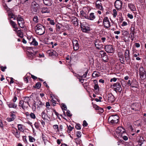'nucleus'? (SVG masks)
Returning a JSON list of instances; mask_svg holds the SVG:
<instances>
[{"instance_id": "obj_1", "label": "nucleus", "mask_w": 146, "mask_h": 146, "mask_svg": "<svg viewBox=\"0 0 146 146\" xmlns=\"http://www.w3.org/2000/svg\"><path fill=\"white\" fill-rule=\"evenodd\" d=\"M36 33L39 35H43L45 32V28L40 24H37L35 27Z\"/></svg>"}, {"instance_id": "obj_2", "label": "nucleus", "mask_w": 146, "mask_h": 146, "mask_svg": "<svg viewBox=\"0 0 146 146\" xmlns=\"http://www.w3.org/2000/svg\"><path fill=\"white\" fill-rule=\"evenodd\" d=\"M119 117L117 115H112L110 116L108 119V121L111 123L115 124L119 121Z\"/></svg>"}, {"instance_id": "obj_3", "label": "nucleus", "mask_w": 146, "mask_h": 146, "mask_svg": "<svg viewBox=\"0 0 146 146\" xmlns=\"http://www.w3.org/2000/svg\"><path fill=\"white\" fill-rule=\"evenodd\" d=\"M139 75L141 79L143 80L146 78V71L145 69L141 66L139 69Z\"/></svg>"}, {"instance_id": "obj_4", "label": "nucleus", "mask_w": 146, "mask_h": 146, "mask_svg": "<svg viewBox=\"0 0 146 146\" xmlns=\"http://www.w3.org/2000/svg\"><path fill=\"white\" fill-rule=\"evenodd\" d=\"M116 132L118 136L120 137L126 133L125 129L121 127H118L117 129Z\"/></svg>"}, {"instance_id": "obj_5", "label": "nucleus", "mask_w": 146, "mask_h": 146, "mask_svg": "<svg viewBox=\"0 0 146 146\" xmlns=\"http://www.w3.org/2000/svg\"><path fill=\"white\" fill-rule=\"evenodd\" d=\"M141 107V104L139 103H135L131 105V109L134 111H139L140 110Z\"/></svg>"}, {"instance_id": "obj_6", "label": "nucleus", "mask_w": 146, "mask_h": 146, "mask_svg": "<svg viewBox=\"0 0 146 146\" xmlns=\"http://www.w3.org/2000/svg\"><path fill=\"white\" fill-rule=\"evenodd\" d=\"M114 87V90L116 91V92H121L122 90V88L121 87L120 84L119 82H116L113 85Z\"/></svg>"}, {"instance_id": "obj_7", "label": "nucleus", "mask_w": 146, "mask_h": 146, "mask_svg": "<svg viewBox=\"0 0 146 146\" xmlns=\"http://www.w3.org/2000/svg\"><path fill=\"white\" fill-rule=\"evenodd\" d=\"M32 47H29L27 49L28 51L27 52V54L28 57L31 59H32L33 58V57L35 56V53H34V52H33L31 51H30L32 50Z\"/></svg>"}, {"instance_id": "obj_8", "label": "nucleus", "mask_w": 146, "mask_h": 146, "mask_svg": "<svg viewBox=\"0 0 146 146\" xmlns=\"http://www.w3.org/2000/svg\"><path fill=\"white\" fill-rule=\"evenodd\" d=\"M105 51L108 53H111L114 51L113 46L111 45H107L105 46Z\"/></svg>"}, {"instance_id": "obj_9", "label": "nucleus", "mask_w": 146, "mask_h": 146, "mask_svg": "<svg viewBox=\"0 0 146 146\" xmlns=\"http://www.w3.org/2000/svg\"><path fill=\"white\" fill-rule=\"evenodd\" d=\"M122 4L121 1L120 0H117L115 3V6L117 10L121 9Z\"/></svg>"}, {"instance_id": "obj_10", "label": "nucleus", "mask_w": 146, "mask_h": 146, "mask_svg": "<svg viewBox=\"0 0 146 146\" xmlns=\"http://www.w3.org/2000/svg\"><path fill=\"white\" fill-rule=\"evenodd\" d=\"M103 23L104 27L106 28H109L110 26V23L107 17H105L104 18L103 21Z\"/></svg>"}, {"instance_id": "obj_11", "label": "nucleus", "mask_w": 146, "mask_h": 146, "mask_svg": "<svg viewBox=\"0 0 146 146\" xmlns=\"http://www.w3.org/2000/svg\"><path fill=\"white\" fill-rule=\"evenodd\" d=\"M72 43L74 50H78L79 46L78 40L76 39H74L72 40Z\"/></svg>"}, {"instance_id": "obj_12", "label": "nucleus", "mask_w": 146, "mask_h": 146, "mask_svg": "<svg viewBox=\"0 0 146 146\" xmlns=\"http://www.w3.org/2000/svg\"><path fill=\"white\" fill-rule=\"evenodd\" d=\"M95 45L96 48L99 50L101 49L103 46V45L101 44V41L98 40H96Z\"/></svg>"}, {"instance_id": "obj_13", "label": "nucleus", "mask_w": 146, "mask_h": 146, "mask_svg": "<svg viewBox=\"0 0 146 146\" xmlns=\"http://www.w3.org/2000/svg\"><path fill=\"white\" fill-rule=\"evenodd\" d=\"M130 53L129 50L126 49L124 52V54L125 58L126 61H127L130 60L131 58L130 56Z\"/></svg>"}, {"instance_id": "obj_14", "label": "nucleus", "mask_w": 146, "mask_h": 146, "mask_svg": "<svg viewBox=\"0 0 146 146\" xmlns=\"http://www.w3.org/2000/svg\"><path fill=\"white\" fill-rule=\"evenodd\" d=\"M28 106L27 105V103H24L23 101L21 100L19 102V106L23 110L27 109L28 108Z\"/></svg>"}, {"instance_id": "obj_15", "label": "nucleus", "mask_w": 146, "mask_h": 146, "mask_svg": "<svg viewBox=\"0 0 146 146\" xmlns=\"http://www.w3.org/2000/svg\"><path fill=\"white\" fill-rule=\"evenodd\" d=\"M108 100L109 102H112L114 101V97L113 94L111 93L108 94Z\"/></svg>"}, {"instance_id": "obj_16", "label": "nucleus", "mask_w": 146, "mask_h": 146, "mask_svg": "<svg viewBox=\"0 0 146 146\" xmlns=\"http://www.w3.org/2000/svg\"><path fill=\"white\" fill-rule=\"evenodd\" d=\"M10 113L11 117H8L7 119V120L9 122L14 121L16 117L15 115L12 112H11Z\"/></svg>"}, {"instance_id": "obj_17", "label": "nucleus", "mask_w": 146, "mask_h": 146, "mask_svg": "<svg viewBox=\"0 0 146 146\" xmlns=\"http://www.w3.org/2000/svg\"><path fill=\"white\" fill-rule=\"evenodd\" d=\"M87 17V19L90 20H93L96 17V15L93 13H90L89 16H88Z\"/></svg>"}, {"instance_id": "obj_18", "label": "nucleus", "mask_w": 146, "mask_h": 146, "mask_svg": "<svg viewBox=\"0 0 146 146\" xmlns=\"http://www.w3.org/2000/svg\"><path fill=\"white\" fill-rule=\"evenodd\" d=\"M128 7L131 11H135L136 10V8L134 4L132 3H128Z\"/></svg>"}, {"instance_id": "obj_19", "label": "nucleus", "mask_w": 146, "mask_h": 146, "mask_svg": "<svg viewBox=\"0 0 146 146\" xmlns=\"http://www.w3.org/2000/svg\"><path fill=\"white\" fill-rule=\"evenodd\" d=\"M40 11L42 13H49L50 12L49 9L46 7H43L40 9Z\"/></svg>"}, {"instance_id": "obj_20", "label": "nucleus", "mask_w": 146, "mask_h": 146, "mask_svg": "<svg viewBox=\"0 0 146 146\" xmlns=\"http://www.w3.org/2000/svg\"><path fill=\"white\" fill-rule=\"evenodd\" d=\"M13 133L17 138H19L20 137V132L17 129L13 131Z\"/></svg>"}, {"instance_id": "obj_21", "label": "nucleus", "mask_w": 146, "mask_h": 146, "mask_svg": "<svg viewBox=\"0 0 146 146\" xmlns=\"http://www.w3.org/2000/svg\"><path fill=\"white\" fill-rule=\"evenodd\" d=\"M82 30L83 32H87L90 30V27L86 26L83 25H81Z\"/></svg>"}, {"instance_id": "obj_22", "label": "nucleus", "mask_w": 146, "mask_h": 146, "mask_svg": "<svg viewBox=\"0 0 146 146\" xmlns=\"http://www.w3.org/2000/svg\"><path fill=\"white\" fill-rule=\"evenodd\" d=\"M8 15L9 16L8 19L9 20V21L11 20V19H13L14 20H15L16 19V17L12 13L9 12H9Z\"/></svg>"}, {"instance_id": "obj_23", "label": "nucleus", "mask_w": 146, "mask_h": 146, "mask_svg": "<svg viewBox=\"0 0 146 146\" xmlns=\"http://www.w3.org/2000/svg\"><path fill=\"white\" fill-rule=\"evenodd\" d=\"M119 60H120L121 63L123 64H124V57L122 53L121 52H119Z\"/></svg>"}, {"instance_id": "obj_24", "label": "nucleus", "mask_w": 146, "mask_h": 146, "mask_svg": "<svg viewBox=\"0 0 146 146\" xmlns=\"http://www.w3.org/2000/svg\"><path fill=\"white\" fill-rule=\"evenodd\" d=\"M44 4L46 5L50 6L52 4L51 0H43Z\"/></svg>"}, {"instance_id": "obj_25", "label": "nucleus", "mask_w": 146, "mask_h": 146, "mask_svg": "<svg viewBox=\"0 0 146 146\" xmlns=\"http://www.w3.org/2000/svg\"><path fill=\"white\" fill-rule=\"evenodd\" d=\"M44 104L40 101H39L36 102V106H37V108L39 109L40 108H41Z\"/></svg>"}, {"instance_id": "obj_26", "label": "nucleus", "mask_w": 146, "mask_h": 146, "mask_svg": "<svg viewBox=\"0 0 146 146\" xmlns=\"http://www.w3.org/2000/svg\"><path fill=\"white\" fill-rule=\"evenodd\" d=\"M132 87H136L138 85V83L137 81L135 79H133L131 81Z\"/></svg>"}, {"instance_id": "obj_27", "label": "nucleus", "mask_w": 146, "mask_h": 146, "mask_svg": "<svg viewBox=\"0 0 146 146\" xmlns=\"http://www.w3.org/2000/svg\"><path fill=\"white\" fill-rule=\"evenodd\" d=\"M145 141V139H144L143 137L140 136L138 141L139 145L141 146Z\"/></svg>"}, {"instance_id": "obj_28", "label": "nucleus", "mask_w": 146, "mask_h": 146, "mask_svg": "<svg viewBox=\"0 0 146 146\" xmlns=\"http://www.w3.org/2000/svg\"><path fill=\"white\" fill-rule=\"evenodd\" d=\"M100 75V73L96 71H94L92 74V76L94 78L98 77Z\"/></svg>"}, {"instance_id": "obj_29", "label": "nucleus", "mask_w": 146, "mask_h": 146, "mask_svg": "<svg viewBox=\"0 0 146 146\" xmlns=\"http://www.w3.org/2000/svg\"><path fill=\"white\" fill-rule=\"evenodd\" d=\"M73 23L76 25H78L79 20L76 17H74L72 19Z\"/></svg>"}, {"instance_id": "obj_30", "label": "nucleus", "mask_w": 146, "mask_h": 146, "mask_svg": "<svg viewBox=\"0 0 146 146\" xmlns=\"http://www.w3.org/2000/svg\"><path fill=\"white\" fill-rule=\"evenodd\" d=\"M17 20L18 22H24V20L22 17L20 15H18L16 16Z\"/></svg>"}, {"instance_id": "obj_31", "label": "nucleus", "mask_w": 146, "mask_h": 146, "mask_svg": "<svg viewBox=\"0 0 146 146\" xmlns=\"http://www.w3.org/2000/svg\"><path fill=\"white\" fill-rule=\"evenodd\" d=\"M30 44L31 45H33L35 46H36L38 45V42L36 41L35 39L34 38L33 41L30 42Z\"/></svg>"}, {"instance_id": "obj_32", "label": "nucleus", "mask_w": 146, "mask_h": 146, "mask_svg": "<svg viewBox=\"0 0 146 146\" xmlns=\"http://www.w3.org/2000/svg\"><path fill=\"white\" fill-rule=\"evenodd\" d=\"M30 100V98L28 97H25L24 98V100L23 101L25 103H27V105H28L30 107V106L29 103V102Z\"/></svg>"}, {"instance_id": "obj_33", "label": "nucleus", "mask_w": 146, "mask_h": 146, "mask_svg": "<svg viewBox=\"0 0 146 146\" xmlns=\"http://www.w3.org/2000/svg\"><path fill=\"white\" fill-rule=\"evenodd\" d=\"M7 105L9 108H15L17 106L16 104L12 103L8 104Z\"/></svg>"}, {"instance_id": "obj_34", "label": "nucleus", "mask_w": 146, "mask_h": 146, "mask_svg": "<svg viewBox=\"0 0 146 146\" xmlns=\"http://www.w3.org/2000/svg\"><path fill=\"white\" fill-rule=\"evenodd\" d=\"M41 116L42 118L44 120L46 119L48 117L47 115L44 111L42 112L41 114Z\"/></svg>"}, {"instance_id": "obj_35", "label": "nucleus", "mask_w": 146, "mask_h": 146, "mask_svg": "<svg viewBox=\"0 0 146 146\" xmlns=\"http://www.w3.org/2000/svg\"><path fill=\"white\" fill-rule=\"evenodd\" d=\"M100 54L101 57L102 58H104L105 56H107L106 53L103 51H100Z\"/></svg>"}, {"instance_id": "obj_36", "label": "nucleus", "mask_w": 146, "mask_h": 146, "mask_svg": "<svg viewBox=\"0 0 146 146\" xmlns=\"http://www.w3.org/2000/svg\"><path fill=\"white\" fill-rule=\"evenodd\" d=\"M9 22L10 24L13 28H16L15 27L17 26V25L15 22L12 20L9 21Z\"/></svg>"}, {"instance_id": "obj_37", "label": "nucleus", "mask_w": 146, "mask_h": 146, "mask_svg": "<svg viewBox=\"0 0 146 146\" xmlns=\"http://www.w3.org/2000/svg\"><path fill=\"white\" fill-rule=\"evenodd\" d=\"M18 23L19 26L22 28H24V27L25 26L24 22H21V21H19L18 22Z\"/></svg>"}, {"instance_id": "obj_38", "label": "nucleus", "mask_w": 146, "mask_h": 146, "mask_svg": "<svg viewBox=\"0 0 146 146\" xmlns=\"http://www.w3.org/2000/svg\"><path fill=\"white\" fill-rule=\"evenodd\" d=\"M23 125L21 124H19L18 125V130L20 131L23 132L24 130L23 128Z\"/></svg>"}, {"instance_id": "obj_39", "label": "nucleus", "mask_w": 146, "mask_h": 146, "mask_svg": "<svg viewBox=\"0 0 146 146\" xmlns=\"http://www.w3.org/2000/svg\"><path fill=\"white\" fill-rule=\"evenodd\" d=\"M96 7L97 9H98L100 10H102L103 9V7L102 5V4H96Z\"/></svg>"}, {"instance_id": "obj_40", "label": "nucleus", "mask_w": 146, "mask_h": 146, "mask_svg": "<svg viewBox=\"0 0 146 146\" xmlns=\"http://www.w3.org/2000/svg\"><path fill=\"white\" fill-rule=\"evenodd\" d=\"M17 33L18 36L21 37H23V33L21 31V30H19Z\"/></svg>"}, {"instance_id": "obj_41", "label": "nucleus", "mask_w": 146, "mask_h": 146, "mask_svg": "<svg viewBox=\"0 0 146 146\" xmlns=\"http://www.w3.org/2000/svg\"><path fill=\"white\" fill-rule=\"evenodd\" d=\"M31 6L33 7H38V4H37L36 2H33L31 4Z\"/></svg>"}, {"instance_id": "obj_42", "label": "nucleus", "mask_w": 146, "mask_h": 146, "mask_svg": "<svg viewBox=\"0 0 146 146\" xmlns=\"http://www.w3.org/2000/svg\"><path fill=\"white\" fill-rule=\"evenodd\" d=\"M130 30L131 31V33H135V25L133 24L132 25H131V27L130 28Z\"/></svg>"}, {"instance_id": "obj_43", "label": "nucleus", "mask_w": 146, "mask_h": 146, "mask_svg": "<svg viewBox=\"0 0 146 146\" xmlns=\"http://www.w3.org/2000/svg\"><path fill=\"white\" fill-rule=\"evenodd\" d=\"M80 13L82 16L84 17L87 19V17L88 16V15H86L85 12H84L83 11H80Z\"/></svg>"}, {"instance_id": "obj_44", "label": "nucleus", "mask_w": 146, "mask_h": 146, "mask_svg": "<svg viewBox=\"0 0 146 146\" xmlns=\"http://www.w3.org/2000/svg\"><path fill=\"white\" fill-rule=\"evenodd\" d=\"M29 141L30 142H33L35 140V139L31 136H29Z\"/></svg>"}, {"instance_id": "obj_45", "label": "nucleus", "mask_w": 146, "mask_h": 146, "mask_svg": "<svg viewBox=\"0 0 146 146\" xmlns=\"http://www.w3.org/2000/svg\"><path fill=\"white\" fill-rule=\"evenodd\" d=\"M73 129V127H72L70 125L68 128V133H70V131H72Z\"/></svg>"}, {"instance_id": "obj_46", "label": "nucleus", "mask_w": 146, "mask_h": 146, "mask_svg": "<svg viewBox=\"0 0 146 146\" xmlns=\"http://www.w3.org/2000/svg\"><path fill=\"white\" fill-rule=\"evenodd\" d=\"M122 32L123 35L124 36H127L129 34L128 32L127 31L124 30L122 31Z\"/></svg>"}, {"instance_id": "obj_47", "label": "nucleus", "mask_w": 146, "mask_h": 146, "mask_svg": "<svg viewBox=\"0 0 146 146\" xmlns=\"http://www.w3.org/2000/svg\"><path fill=\"white\" fill-rule=\"evenodd\" d=\"M53 128L56 130L57 131H59V129L58 128V125H53Z\"/></svg>"}, {"instance_id": "obj_48", "label": "nucleus", "mask_w": 146, "mask_h": 146, "mask_svg": "<svg viewBox=\"0 0 146 146\" xmlns=\"http://www.w3.org/2000/svg\"><path fill=\"white\" fill-rule=\"evenodd\" d=\"M41 86V84L40 82H38L36 84V87L38 89H39L40 87Z\"/></svg>"}, {"instance_id": "obj_49", "label": "nucleus", "mask_w": 146, "mask_h": 146, "mask_svg": "<svg viewBox=\"0 0 146 146\" xmlns=\"http://www.w3.org/2000/svg\"><path fill=\"white\" fill-rule=\"evenodd\" d=\"M30 115L32 119H35L36 118V116L35 114L33 113H31L30 114Z\"/></svg>"}, {"instance_id": "obj_50", "label": "nucleus", "mask_w": 146, "mask_h": 146, "mask_svg": "<svg viewBox=\"0 0 146 146\" xmlns=\"http://www.w3.org/2000/svg\"><path fill=\"white\" fill-rule=\"evenodd\" d=\"M33 21L36 23L38 22V18L37 16H35L33 19Z\"/></svg>"}, {"instance_id": "obj_51", "label": "nucleus", "mask_w": 146, "mask_h": 146, "mask_svg": "<svg viewBox=\"0 0 146 146\" xmlns=\"http://www.w3.org/2000/svg\"><path fill=\"white\" fill-rule=\"evenodd\" d=\"M27 38L29 40V42L30 44V42H31L32 40L33 41V40L34 38L33 37L29 36L27 37Z\"/></svg>"}, {"instance_id": "obj_52", "label": "nucleus", "mask_w": 146, "mask_h": 146, "mask_svg": "<svg viewBox=\"0 0 146 146\" xmlns=\"http://www.w3.org/2000/svg\"><path fill=\"white\" fill-rule=\"evenodd\" d=\"M88 73V70H87L86 72H85L84 74L82 76H80L81 78H85L86 77V76Z\"/></svg>"}, {"instance_id": "obj_53", "label": "nucleus", "mask_w": 146, "mask_h": 146, "mask_svg": "<svg viewBox=\"0 0 146 146\" xmlns=\"http://www.w3.org/2000/svg\"><path fill=\"white\" fill-rule=\"evenodd\" d=\"M120 137H122L124 140L126 141L128 140V137L127 136L124 135H121Z\"/></svg>"}, {"instance_id": "obj_54", "label": "nucleus", "mask_w": 146, "mask_h": 146, "mask_svg": "<svg viewBox=\"0 0 146 146\" xmlns=\"http://www.w3.org/2000/svg\"><path fill=\"white\" fill-rule=\"evenodd\" d=\"M77 136L78 137H80L81 136V133L80 131H77L76 132Z\"/></svg>"}, {"instance_id": "obj_55", "label": "nucleus", "mask_w": 146, "mask_h": 146, "mask_svg": "<svg viewBox=\"0 0 146 146\" xmlns=\"http://www.w3.org/2000/svg\"><path fill=\"white\" fill-rule=\"evenodd\" d=\"M36 104L35 103H34L33 104V106H32V108L33 110H35L36 109Z\"/></svg>"}, {"instance_id": "obj_56", "label": "nucleus", "mask_w": 146, "mask_h": 146, "mask_svg": "<svg viewBox=\"0 0 146 146\" xmlns=\"http://www.w3.org/2000/svg\"><path fill=\"white\" fill-rule=\"evenodd\" d=\"M75 127L77 129H81L80 125V124H77L76 125Z\"/></svg>"}, {"instance_id": "obj_57", "label": "nucleus", "mask_w": 146, "mask_h": 146, "mask_svg": "<svg viewBox=\"0 0 146 146\" xmlns=\"http://www.w3.org/2000/svg\"><path fill=\"white\" fill-rule=\"evenodd\" d=\"M0 68H1V71L3 72H4L5 71V69L7 68L6 66L3 67L2 66H0Z\"/></svg>"}, {"instance_id": "obj_58", "label": "nucleus", "mask_w": 146, "mask_h": 146, "mask_svg": "<svg viewBox=\"0 0 146 146\" xmlns=\"http://www.w3.org/2000/svg\"><path fill=\"white\" fill-rule=\"evenodd\" d=\"M113 17H115L117 15V12L115 9H113Z\"/></svg>"}, {"instance_id": "obj_59", "label": "nucleus", "mask_w": 146, "mask_h": 146, "mask_svg": "<svg viewBox=\"0 0 146 146\" xmlns=\"http://www.w3.org/2000/svg\"><path fill=\"white\" fill-rule=\"evenodd\" d=\"M88 124L85 120H84L83 121V126L84 127H86L87 126Z\"/></svg>"}, {"instance_id": "obj_60", "label": "nucleus", "mask_w": 146, "mask_h": 146, "mask_svg": "<svg viewBox=\"0 0 146 146\" xmlns=\"http://www.w3.org/2000/svg\"><path fill=\"white\" fill-rule=\"evenodd\" d=\"M94 89L96 90L98 89H99V86L97 84H95L94 87Z\"/></svg>"}, {"instance_id": "obj_61", "label": "nucleus", "mask_w": 146, "mask_h": 146, "mask_svg": "<svg viewBox=\"0 0 146 146\" xmlns=\"http://www.w3.org/2000/svg\"><path fill=\"white\" fill-rule=\"evenodd\" d=\"M93 107L96 110H98L99 109V107L96 104H94L93 105Z\"/></svg>"}, {"instance_id": "obj_62", "label": "nucleus", "mask_w": 146, "mask_h": 146, "mask_svg": "<svg viewBox=\"0 0 146 146\" xmlns=\"http://www.w3.org/2000/svg\"><path fill=\"white\" fill-rule=\"evenodd\" d=\"M24 80L26 83H27L28 82V78L26 76H25L24 77Z\"/></svg>"}, {"instance_id": "obj_63", "label": "nucleus", "mask_w": 146, "mask_h": 146, "mask_svg": "<svg viewBox=\"0 0 146 146\" xmlns=\"http://www.w3.org/2000/svg\"><path fill=\"white\" fill-rule=\"evenodd\" d=\"M62 107L64 108V109L65 110H66L67 108L66 106L64 104H62Z\"/></svg>"}, {"instance_id": "obj_64", "label": "nucleus", "mask_w": 146, "mask_h": 146, "mask_svg": "<svg viewBox=\"0 0 146 146\" xmlns=\"http://www.w3.org/2000/svg\"><path fill=\"white\" fill-rule=\"evenodd\" d=\"M131 83V81L130 80H129L128 81L127 84V85L129 86H131V87H132V84Z\"/></svg>"}]
</instances>
